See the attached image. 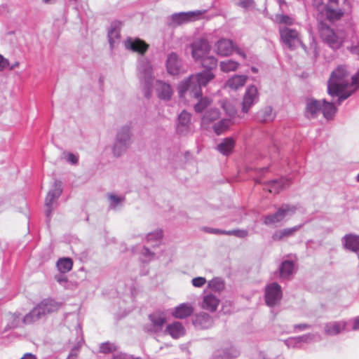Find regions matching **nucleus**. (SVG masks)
Returning <instances> with one entry per match:
<instances>
[{
    "label": "nucleus",
    "mask_w": 359,
    "mask_h": 359,
    "mask_svg": "<svg viewBox=\"0 0 359 359\" xmlns=\"http://www.w3.org/2000/svg\"><path fill=\"white\" fill-rule=\"evenodd\" d=\"M38 306L40 307V311H43L42 315L44 317L48 313L57 311L60 308L61 304L54 299H46L41 302Z\"/></svg>",
    "instance_id": "obj_24"
},
{
    "label": "nucleus",
    "mask_w": 359,
    "mask_h": 359,
    "mask_svg": "<svg viewBox=\"0 0 359 359\" xmlns=\"http://www.w3.org/2000/svg\"><path fill=\"white\" fill-rule=\"evenodd\" d=\"M56 266L60 273H65L72 270L73 262L71 258L63 257L58 259Z\"/></svg>",
    "instance_id": "obj_37"
},
{
    "label": "nucleus",
    "mask_w": 359,
    "mask_h": 359,
    "mask_svg": "<svg viewBox=\"0 0 359 359\" xmlns=\"http://www.w3.org/2000/svg\"><path fill=\"white\" fill-rule=\"evenodd\" d=\"M220 69L224 72L235 71L238 69L239 63L233 60L222 61L219 64Z\"/></svg>",
    "instance_id": "obj_40"
},
{
    "label": "nucleus",
    "mask_w": 359,
    "mask_h": 359,
    "mask_svg": "<svg viewBox=\"0 0 359 359\" xmlns=\"http://www.w3.org/2000/svg\"><path fill=\"white\" fill-rule=\"evenodd\" d=\"M357 88L358 76L351 75L347 65H338L332 72L327 81V93L332 97H338V104L350 97Z\"/></svg>",
    "instance_id": "obj_1"
},
{
    "label": "nucleus",
    "mask_w": 359,
    "mask_h": 359,
    "mask_svg": "<svg viewBox=\"0 0 359 359\" xmlns=\"http://www.w3.org/2000/svg\"><path fill=\"white\" fill-rule=\"evenodd\" d=\"M342 243L345 248L357 252L359 251V236L349 233L342 238Z\"/></svg>",
    "instance_id": "obj_26"
},
{
    "label": "nucleus",
    "mask_w": 359,
    "mask_h": 359,
    "mask_svg": "<svg viewBox=\"0 0 359 359\" xmlns=\"http://www.w3.org/2000/svg\"><path fill=\"white\" fill-rule=\"evenodd\" d=\"M62 191V182L59 180H55L52 189L48 191L46 200V216L49 221L53 209V203L60 197Z\"/></svg>",
    "instance_id": "obj_10"
},
{
    "label": "nucleus",
    "mask_w": 359,
    "mask_h": 359,
    "mask_svg": "<svg viewBox=\"0 0 359 359\" xmlns=\"http://www.w3.org/2000/svg\"><path fill=\"white\" fill-rule=\"evenodd\" d=\"M290 184V181L289 179L281 177L269 182L268 184L265 185L264 189H267L271 194H278L280 190L288 187Z\"/></svg>",
    "instance_id": "obj_20"
},
{
    "label": "nucleus",
    "mask_w": 359,
    "mask_h": 359,
    "mask_svg": "<svg viewBox=\"0 0 359 359\" xmlns=\"http://www.w3.org/2000/svg\"><path fill=\"white\" fill-rule=\"evenodd\" d=\"M108 198L109 200V208L115 210L125 201L123 196H118L113 194H109Z\"/></svg>",
    "instance_id": "obj_44"
},
{
    "label": "nucleus",
    "mask_w": 359,
    "mask_h": 359,
    "mask_svg": "<svg viewBox=\"0 0 359 359\" xmlns=\"http://www.w3.org/2000/svg\"><path fill=\"white\" fill-rule=\"evenodd\" d=\"M255 4L254 0H240L238 3V6L245 9H250L253 8Z\"/></svg>",
    "instance_id": "obj_53"
},
{
    "label": "nucleus",
    "mask_w": 359,
    "mask_h": 359,
    "mask_svg": "<svg viewBox=\"0 0 359 359\" xmlns=\"http://www.w3.org/2000/svg\"><path fill=\"white\" fill-rule=\"evenodd\" d=\"M283 297L281 287L276 283L268 284L265 287V302L267 306L273 307L280 302Z\"/></svg>",
    "instance_id": "obj_9"
},
{
    "label": "nucleus",
    "mask_w": 359,
    "mask_h": 359,
    "mask_svg": "<svg viewBox=\"0 0 359 359\" xmlns=\"http://www.w3.org/2000/svg\"><path fill=\"white\" fill-rule=\"evenodd\" d=\"M311 325L306 323L296 324L294 325V330H298L299 331H304L307 329L311 328Z\"/></svg>",
    "instance_id": "obj_58"
},
{
    "label": "nucleus",
    "mask_w": 359,
    "mask_h": 359,
    "mask_svg": "<svg viewBox=\"0 0 359 359\" xmlns=\"http://www.w3.org/2000/svg\"><path fill=\"white\" fill-rule=\"evenodd\" d=\"M348 48L351 53H355V54H359V41H358V44L357 46L352 44Z\"/></svg>",
    "instance_id": "obj_62"
},
{
    "label": "nucleus",
    "mask_w": 359,
    "mask_h": 359,
    "mask_svg": "<svg viewBox=\"0 0 359 359\" xmlns=\"http://www.w3.org/2000/svg\"><path fill=\"white\" fill-rule=\"evenodd\" d=\"M234 146V140L231 137H226L217 144V150L224 156H229L232 153Z\"/></svg>",
    "instance_id": "obj_29"
},
{
    "label": "nucleus",
    "mask_w": 359,
    "mask_h": 359,
    "mask_svg": "<svg viewBox=\"0 0 359 359\" xmlns=\"http://www.w3.org/2000/svg\"><path fill=\"white\" fill-rule=\"evenodd\" d=\"M234 50L233 41L226 39H222L215 44V52L221 56H228L232 54Z\"/></svg>",
    "instance_id": "obj_18"
},
{
    "label": "nucleus",
    "mask_w": 359,
    "mask_h": 359,
    "mask_svg": "<svg viewBox=\"0 0 359 359\" xmlns=\"http://www.w3.org/2000/svg\"><path fill=\"white\" fill-rule=\"evenodd\" d=\"M318 31L322 41L333 50L341 48L346 38L344 32L334 31L323 22L319 24Z\"/></svg>",
    "instance_id": "obj_4"
},
{
    "label": "nucleus",
    "mask_w": 359,
    "mask_h": 359,
    "mask_svg": "<svg viewBox=\"0 0 359 359\" xmlns=\"http://www.w3.org/2000/svg\"><path fill=\"white\" fill-rule=\"evenodd\" d=\"M117 346L113 343L109 341L102 343L100 346V351L103 353H109L116 351Z\"/></svg>",
    "instance_id": "obj_47"
},
{
    "label": "nucleus",
    "mask_w": 359,
    "mask_h": 359,
    "mask_svg": "<svg viewBox=\"0 0 359 359\" xmlns=\"http://www.w3.org/2000/svg\"><path fill=\"white\" fill-rule=\"evenodd\" d=\"M149 318L151 321L150 327L148 328L149 332L156 333L162 331L166 322L165 315L163 313L154 312L149 315Z\"/></svg>",
    "instance_id": "obj_17"
},
{
    "label": "nucleus",
    "mask_w": 359,
    "mask_h": 359,
    "mask_svg": "<svg viewBox=\"0 0 359 359\" xmlns=\"http://www.w3.org/2000/svg\"><path fill=\"white\" fill-rule=\"evenodd\" d=\"M219 303V300L213 294H207L204 296L202 302V307L204 309L211 312L216 311Z\"/></svg>",
    "instance_id": "obj_32"
},
{
    "label": "nucleus",
    "mask_w": 359,
    "mask_h": 359,
    "mask_svg": "<svg viewBox=\"0 0 359 359\" xmlns=\"http://www.w3.org/2000/svg\"><path fill=\"white\" fill-rule=\"evenodd\" d=\"M165 332L172 338L177 339L185 334V329L180 322H174L167 325Z\"/></svg>",
    "instance_id": "obj_30"
},
{
    "label": "nucleus",
    "mask_w": 359,
    "mask_h": 359,
    "mask_svg": "<svg viewBox=\"0 0 359 359\" xmlns=\"http://www.w3.org/2000/svg\"><path fill=\"white\" fill-rule=\"evenodd\" d=\"M275 21L280 25H292L294 24V18L292 16L284 14H276L275 16Z\"/></svg>",
    "instance_id": "obj_43"
},
{
    "label": "nucleus",
    "mask_w": 359,
    "mask_h": 359,
    "mask_svg": "<svg viewBox=\"0 0 359 359\" xmlns=\"http://www.w3.org/2000/svg\"><path fill=\"white\" fill-rule=\"evenodd\" d=\"M55 279L62 285H64L67 282V276L63 274L55 275Z\"/></svg>",
    "instance_id": "obj_59"
},
{
    "label": "nucleus",
    "mask_w": 359,
    "mask_h": 359,
    "mask_svg": "<svg viewBox=\"0 0 359 359\" xmlns=\"http://www.w3.org/2000/svg\"><path fill=\"white\" fill-rule=\"evenodd\" d=\"M257 118L262 122L272 121L273 118V116L272 114V108L271 107H267L262 111H260L258 113Z\"/></svg>",
    "instance_id": "obj_41"
},
{
    "label": "nucleus",
    "mask_w": 359,
    "mask_h": 359,
    "mask_svg": "<svg viewBox=\"0 0 359 359\" xmlns=\"http://www.w3.org/2000/svg\"><path fill=\"white\" fill-rule=\"evenodd\" d=\"M191 55L195 61H200L204 57L209 54L210 46L205 39H198L194 41L191 45Z\"/></svg>",
    "instance_id": "obj_12"
},
{
    "label": "nucleus",
    "mask_w": 359,
    "mask_h": 359,
    "mask_svg": "<svg viewBox=\"0 0 359 359\" xmlns=\"http://www.w3.org/2000/svg\"><path fill=\"white\" fill-rule=\"evenodd\" d=\"M247 76L243 75H235L230 78L226 82V86L233 90H236L243 86L246 82Z\"/></svg>",
    "instance_id": "obj_36"
},
{
    "label": "nucleus",
    "mask_w": 359,
    "mask_h": 359,
    "mask_svg": "<svg viewBox=\"0 0 359 359\" xmlns=\"http://www.w3.org/2000/svg\"><path fill=\"white\" fill-rule=\"evenodd\" d=\"M351 321H330L325 323L324 325V333L327 336H336L341 333L344 331H350V328L348 327Z\"/></svg>",
    "instance_id": "obj_13"
},
{
    "label": "nucleus",
    "mask_w": 359,
    "mask_h": 359,
    "mask_svg": "<svg viewBox=\"0 0 359 359\" xmlns=\"http://www.w3.org/2000/svg\"><path fill=\"white\" fill-rule=\"evenodd\" d=\"M298 210V205L283 203L277 208L274 213L264 217V224L267 226L275 225L292 217Z\"/></svg>",
    "instance_id": "obj_6"
},
{
    "label": "nucleus",
    "mask_w": 359,
    "mask_h": 359,
    "mask_svg": "<svg viewBox=\"0 0 359 359\" xmlns=\"http://www.w3.org/2000/svg\"><path fill=\"white\" fill-rule=\"evenodd\" d=\"M42 313L43 311H40V307L37 305L23 317L22 323L25 325L33 324L43 317Z\"/></svg>",
    "instance_id": "obj_31"
},
{
    "label": "nucleus",
    "mask_w": 359,
    "mask_h": 359,
    "mask_svg": "<svg viewBox=\"0 0 359 359\" xmlns=\"http://www.w3.org/2000/svg\"><path fill=\"white\" fill-rule=\"evenodd\" d=\"M198 102L194 105V109L196 112H201L210 104V100L207 97H201Z\"/></svg>",
    "instance_id": "obj_48"
},
{
    "label": "nucleus",
    "mask_w": 359,
    "mask_h": 359,
    "mask_svg": "<svg viewBox=\"0 0 359 359\" xmlns=\"http://www.w3.org/2000/svg\"><path fill=\"white\" fill-rule=\"evenodd\" d=\"M132 355L126 353L116 352L113 354L112 359H131Z\"/></svg>",
    "instance_id": "obj_56"
},
{
    "label": "nucleus",
    "mask_w": 359,
    "mask_h": 359,
    "mask_svg": "<svg viewBox=\"0 0 359 359\" xmlns=\"http://www.w3.org/2000/svg\"><path fill=\"white\" fill-rule=\"evenodd\" d=\"M11 319H12V321L11 322V324H10L11 328H14V327H18L20 325L21 320H22L20 315L18 313L12 314Z\"/></svg>",
    "instance_id": "obj_52"
},
{
    "label": "nucleus",
    "mask_w": 359,
    "mask_h": 359,
    "mask_svg": "<svg viewBox=\"0 0 359 359\" xmlns=\"http://www.w3.org/2000/svg\"><path fill=\"white\" fill-rule=\"evenodd\" d=\"M322 100L310 98L306 100L305 116L308 118H314L321 112Z\"/></svg>",
    "instance_id": "obj_19"
},
{
    "label": "nucleus",
    "mask_w": 359,
    "mask_h": 359,
    "mask_svg": "<svg viewBox=\"0 0 359 359\" xmlns=\"http://www.w3.org/2000/svg\"><path fill=\"white\" fill-rule=\"evenodd\" d=\"M201 65L205 69L206 71H212L217 66V60L214 56L207 55L201 60Z\"/></svg>",
    "instance_id": "obj_38"
},
{
    "label": "nucleus",
    "mask_w": 359,
    "mask_h": 359,
    "mask_svg": "<svg viewBox=\"0 0 359 359\" xmlns=\"http://www.w3.org/2000/svg\"><path fill=\"white\" fill-rule=\"evenodd\" d=\"M166 69L168 74L174 76L185 72L182 60L175 53L168 55L166 60Z\"/></svg>",
    "instance_id": "obj_14"
},
{
    "label": "nucleus",
    "mask_w": 359,
    "mask_h": 359,
    "mask_svg": "<svg viewBox=\"0 0 359 359\" xmlns=\"http://www.w3.org/2000/svg\"><path fill=\"white\" fill-rule=\"evenodd\" d=\"M176 133L180 136H187L194 133V128L191 123V114L183 110L177 118Z\"/></svg>",
    "instance_id": "obj_8"
},
{
    "label": "nucleus",
    "mask_w": 359,
    "mask_h": 359,
    "mask_svg": "<svg viewBox=\"0 0 359 359\" xmlns=\"http://www.w3.org/2000/svg\"><path fill=\"white\" fill-rule=\"evenodd\" d=\"M298 341H299L300 344L302 343H311L312 341H314L316 340H320V336L318 332L316 333H308L306 334H303L301 336L297 337Z\"/></svg>",
    "instance_id": "obj_45"
},
{
    "label": "nucleus",
    "mask_w": 359,
    "mask_h": 359,
    "mask_svg": "<svg viewBox=\"0 0 359 359\" xmlns=\"http://www.w3.org/2000/svg\"><path fill=\"white\" fill-rule=\"evenodd\" d=\"M163 237V231L162 230L156 231L154 233H150L147 235V241H155L156 244L154 246L158 245L161 239Z\"/></svg>",
    "instance_id": "obj_49"
},
{
    "label": "nucleus",
    "mask_w": 359,
    "mask_h": 359,
    "mask_svg": "<svg viewBox=\"0 0 359 359\" xmlns=\"http://www.w3.org/2000/svg\"><path fill=\"white\" fill-rule=\"evenodd\" d=\"M304 223L294 226L291 228H287L276 231L272 235V238L273 241H278L283 239L284 238L291 237L295 233V232L302 229L304 226Z\"/></svg>",
    "instance_id": "obj_27"
},
{
    "label": "nucleus",
    "mask_w": 359,
    "mask_h": 359,
    "mask_svg": "<svg viewBox=\"0 0 359 359\" xmlns=\"http://www.w3.org/2000/svg\"><path fill=\"white\" fill-rule=\"evenodd\" d=\"M226 235L235 236L238 238H243L248 236V232L244 229H233L226 231Z\"/></svg>",
    "instance_id": "obj_50"
},
{
    "label": "nucleus",
    "mask_w": 359,
    "mask_h": 359,
    "mask_svg": "<svg viewBox=\"0 0 359 359\" xmlns=\"http://www.w3.org/2000/svg\"><path fill=\"white\" fill-rule=\"evenodd\" d=\"M325 12L327 18L331 22L340 19L343 15V12L340 9L334 10L330 8H325Z\"/></svg>",
    "instance_id": "obj_42"
},
{
    "label": "nucleus",
    "mask_w": 359,
    "mask_h": 359,
    "mask_svg": "<svg viewBox=\"0 0 359 359\" xmlns=\"http://www.w3.org/2000/svg\"><path fill=\"white\" fill-rule=\"evenodd\" d=\"M231 125V120L229 118H223L215 123L212 126V128L217 135H220L226 131Z\"/></svg>",
    "instance_id": "obj_39"
},
{
    "label": "nucleus",
    "mask_w": 359,
    "mask_h": 359,
    "mask_svg": "<svg viewBox=\"0 0 359 359\" xmlns=\"http://www.w3.org/2000/svg\"><path fill=\"white\" fill-rule=\"evenodd\" d=\"M224 109L226 111V112L229 115L230 117H233L236 114V110L231 107L229 104H224L223 105Z\"/></svg>",
    "instance_id": "obj_57"
},
{
    "label": "nucleus",
    "mask_w": 359,
    "mask_h": 359,
    "mask_svg": "<svg viewBox=\"0 0 359 359\" xmlns=\"http://www.w3.org/2000/svg\"><path fill=\"white\" fill-rule=\"evenodd\" d=\"M77 352V348H73L67 359H76Z\"/></svg>",
    "instance_id": "obj_64"
},
{
    "label": "nucleus",
    "mask_w": 359,
    "mask_h": 359,
    "mask_svg": "<svg viewBox=\"0 0 359 359\" xmlns=\"http://www.w3.org/2000/svg\"><path fill=\"white\" fill-rule=\"evenodd\" d=\"M352 328L350 330H359V316L355 318L352 320Z\"/></svg>",
    "instance_id": "obj_61"
},
{
    "label": "nucleus",
    "mask_w": 359,
    "mask_h": 359,
    "mask_svg": "<svg viewBox=\"0 0 359 359\" xmlns=\"http://www.w3.org/2000/svg\"><path fill=\"white\" fill-rule=\"evenodd\" d=\"M282 42L290 49L294 50L301 46L306 50V46L303 43L300 33L295 29L288 27L279 28Z\"/></svg>",
    "instance_id": "obj_7"
},
{
    "label": "nucleus",
    "mask_w": 359,
    "mask_h": 359,
    "mask_svg": "<svg viewBox=\"0 0 359 359\" xmlns=\"http://www.w3.org/2000/svg\"><path fill=\"white\" fill-rule=\"evenodd\" d=\"M336 111L337 108L332 102H327L324 99L322 100L321 113L326 119H332Z\"/></svg>",
    "instance_id": "obj_35"
},
{
    "label": "nucleus",
    "mask_w": 359,
    "mask_h": 359,
    "mask_svg": "<svg viewBox=\"0 0 359 359\" xmlns=\"http://www.w3.org/2000/svg\"><path fill=\"white\" fill-rule=\"evenodd\" d=\"M137 76L142 87L144 96L149 97L154 81L153 68L150 61L144 57L138 59Z\"/></svg>",
    "instance_id": "obj_3"
},
{
    "label": "nucleus",
    "mask_w": 359,
    "mask_h": 359,
    "mask_svg": "<svg viewBox=\"0 0 359 359\" xmlns=\"http://www.w3.org/2000/svg\"><path fill=\"white\" fill-rule=\"evenodd\" d=\"M285 344L289 348H296L300 344L299 341L297 337H289L286 340H285Z\"/></svg>",
    "instance_id": "obj_51"
},
{
    "label": "nucleus",
    "mask_w": 359,
    "mask_h": 359,
    "mask_svg": "<svg viewBox=\"0 0 359 359\" xmlns=\"http://www.w3.org/2000/svg\"><path fill=\"white\" fill-rule=\"evenodd\" d=\"M204 231L212 233V234H224L226 235V231L222 230L220 229H215V228H211V227H204L203 228Z\"/></svg>",
    "instance_id": "obj_55"
},
{
    "label": "nucleus",
    "mask_w": 359,
    "mask_h": 359,
    "mask_svg": "<svg viewBox=\"0 0 359 359\" xmlns=\"http://www.w3.org/2000/svg\"><path fill=\"white\" fill-rule=\"evenodd\" d=\"M219 117V111L217 109H211L205 112L201 119V126L208 129L209 125Z\"/></svg>",
    "instance_id": "obj_33"
},
{
    "label": "nucleus",
    "mask_w": 359,
    "mask_h": 359,
    "mask_svg": "<svg viewBox=\"0 0 359 359\" xmlns=\"http://www.w3.org/2000/svg\"><path fill=\"white\" fill-rule=\"evenodd\" d=\"M240 355L239 351L233 347L217 350L212 355L211 359H231Z\"/></svg>",
    "instance_id": "obj_25"
},
{
    "label": "nucleus",
    "mask_w": 359,
    "mask_h": 359,
    "mask_svg": "<svg viewBox=\"0 0 359 359\" xmlns=\"http://www.w3.org/2000/svg\"><path fill=\"white\" fill-rule=\"evenodd\" d=\"M127 50L143 55L148 50L149 45L139 38L128 37L123 42Z\"/></svg>",
    "instance_id": "obj_15"
},
{
    "label": "nucleus",
    "mask_w": 359,
    "mask_h": 359,
    "mask_svg": "<svg viewBox=\"0 0 359 359\" xmlns=\"http://www.w3.org/2000/svg\"><path fill=\"white\" fill-rule=\"evenodd\" d=\"M142 254L145 257H153L154 255L153 252H151V250L148 248L146 247L143 248Z\"/></svg>",
    "instance_id": "obj_63"
},
{
    "label": "nucleus",
    "mask_w": 359,
    "mask_h": 359,
    "mask_svg": "<svg viewBox=\"0 0 359 359\" xmlns=\"http://www.w3.org/2000/svg\"><path fill=\"white\" fill-rule=\"evenodd\" d=\"M133 142L131 126L125 125L121 127L116 135L113 146V154L115 156H121L130 147Z\"/></svg>",
    "instance_id": "obj_5"
},
{
    "label": "nucleus",
    "mask_w": 359,
    "mask_h": 359,
    "mask_svg": "<svg viewBox=\"0 0 359 359\" xmlns=\"http://www.w3.org/2000/svg\"><path fill=\"white\" fill-rule=\"evenodd\" d=\"M194 312V308L191 304L182 303L175 307L172 316L176 318L183 319L190 316Z\"/></svg>",
    "instance_id": "obj_28"
},
{
    "label": "nucleus",
    "mask_w": 359,
    "mask_h": 359,
    "mask_svg": "<svg viewBox=\"0 0 359 359\" xmlns=\"http://www.w3.org/2000/svg\"><path fill=\"white\" fill-rule=\"evenodd\" d=\"M202 13L201 11L174 13L169 18V25L176 27L188 23L196 20Z\"/></svg>",
    "instance_id": "obj_11"
},
{
    "label": "nucleus",
    "mask_w": 359,
    "mask_h": 359,
    "mask_svg": "<svg viewBox=\"0 0 359 359\" xmlns=\"http://www.w3.org/2000/svg\"><path fill=\"white\" fill-rule=\"evenodd\" d=\"M121 24L118 21L111 22L108 31V39L110 47L113 49L119 43Z\"/></svg>",
    "instance_id": "obj_22"
},
{
    "label": "nucleus",
    "mask_w": 359,
    "mask_h": 359,
    "mask_svg": "<svg viewBox=\"0 0 359 359\" xmlns=\"http://www.w3.org/2000/svg\"><path fill=\"white\" fill-rule=\"evenodd\" d=\"M156 91L161 100H168L172 95V89L170 84L158 80L156 82Z\"/></svg>",
    "instance_id": "obj_23"
},
{
    "label": "nucleus",
    "mask_w": 359,
    "mask_h": 359,
    "mask_svg": "<svg viewBox=\"0 0 359 359\" xmlns=\"http://www.w3.org/2000/svg\"><path fill=\"white\" fill-rule=\"evenodd\" d=\"M208 287L215 290L219 292L224 287V283L220 278H214L208 282Z\"/></svg>",
    "instance_id": "obj_46"
},
{
    "label": "nucleus",
    "mask_w": 359,
    "mask_h": 359,
    "mask_svg": "<svg viewBox=\"0 0 359 359\" xmlns=\"http://www.w3.org/2000/svg\"><path fill=\"white\" fill-rule=\"evenodd\" d=\"M193 324L197 329H208L212 325L213 320L209 314L201 312L194 316Z\"/></svg>",
    "instance_id": "obj_21"
},
{
    "label": "nucleus",
    "mask_w": 359,
    "mask_h": 359,
    "mask_svg": "<svg viewBox=\"0 0 359 359\" xmlns=\"http://www.w3.org/2000/svg\"><path fill=\"white\" fill-rule=\"evenodd\" d=\"M67 160L68 162H69L72 164H76L79 161V157H78V156H76L74 154L69 153L67 156Z\"/></svg>",
    "instance_id": "obj_60"
},
{
    "label": "nucleus",
    "mask_w": 359,
    "mask_h": 359,
    "mask_svg": "<svg viewBox=\"0 0 359 359\" xmlns=\"http://www.w3.org/2000/svg\"><path fill=\"white\" fill-rule=\"evenodd\" d=\"M192 285L196 287H201L206 283V279L203 277H196L192 279Z\"/></svg>",
    "instance_id": "obj_54"
},
{
    "label": "nucleus",
    "mask_w": 359,
    "mask_h": 359,
    "mask_svg": "<svg viewBox=\"0 0 359 359\" xmlns=\"http://www.w3.org/2000/svg\"><path fill=\"white\" fill-rule=\"evenodd\" d=\"M214 78L215 74L206 70L191 75L179 83L177 89L180 97H182L189 93L191 97L199 98L202 96L201 87L205 86Z\"/></svg>",
    "instance_id": "obj_2"
},
{
    "label": "nucleus",
    "mask_w": 359,
    "mask_h": 359,
    "mask_svg": "<svg viewBox=\"0 0 359 359\" xmlns=\"http://www.w3.org/2000/svg\"><path fill=\"white\" fill-rule=\"evenodd\" d=\"M258 100L257 89L255 86H249L243 100V111L247 113L250 108Z\"/></svg>",
    "instance_id": "obj_16"
},
{
    "label": "nucleus",
    "mask_w": 359,
    "mask_h": 359,
    "mask_svg": "<svg viewBox=\"0 0 359 359\" xmlns=\"http://www.w3.org/2000/svg\"><path fill=\"white\" fill-rule=\"evenodd\" d=\"M294 270V262L289 260L283 262L279 266V276L281 278L285 279L292 275Z\"/></svg>",
    "instance_id": "obj_34"
}]
</instances>
